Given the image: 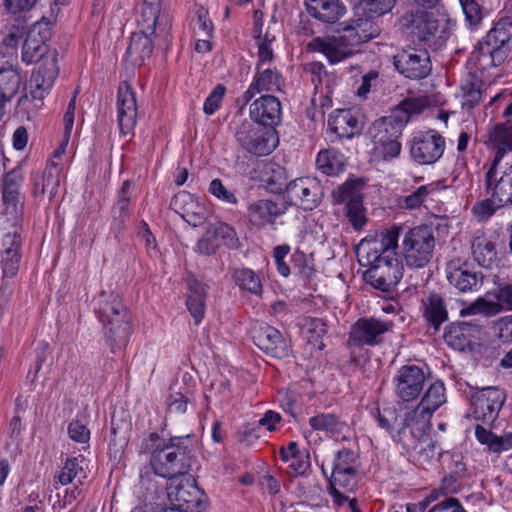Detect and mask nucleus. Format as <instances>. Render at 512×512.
Instances as JSON below:
<instances>
[{
  "label": "nucleus",
  "instance_id": "f257e3e1",
  "mask_svg": "<svg viewBox=\"0 0 512 512\" xmlns=\"http://www.w3.org/2000/svg\"><path fill=\"white\" fill-rule=\"evenodd\" d=\"M142 453L150 454L154 473L170 480L189 473L194 462V448L189 436L168 440L150 433L141 444Z\"/></svg>",
  "mask_w": 512,
  "mask_h": 512
},
{
  "label": "nucleus",
  "instance_id": "f03ea898",
  "mask_svg": "<svg viewBox=\"0 0 512 512\" xmlns=\"http://www.w3.org/2000/svg\"><path fill=\"white\" fill-rule=\"evenodd\" d=\"M162 0H143L137 24L139 32L133 33L126 56L134 65L142 64L153 52L151 36H167L171 29L169 14L162 10Z\"/></svg>",
  "mask_w": 512,
  "mask_h": 512
},
{
  "label": "nucleus",
  "instance_id": "7ed1b4c3",
  "mask_svg": "<svg viewBox=\"0 0 512 512\" xmlns=\"http://www.w3.org/2000/svg\"><path fill=\"white\" fill-rule=\"evenodd\" d=\"M96 311L112 351L126 347L132 331L131 317L120 296L113 291H102L97 298Z\"/></svg>",
  "mask_w": 512,
  "mask_h": 512
},
{
  "label": "nucleus",
  "instance_id": "20e7f679",
  "mask_svg": "<svg viewBox=\"0 0 512 512\" xmlns=\"http://www.w3.org/2000/svg\"><path fill=\"white\" fill-rule=\"evenodd\" d=\"M435 247L432 227L422 224L403 232L399 254L408 268L422 269L432 261Z\"/></svg>",
  "mask_w": 512,
  "mask_h": 512
},
{
  "label": "nucleus",
  "instance_id": "39448f33",
  "mask_svg": "<svg viewBox=\"0 0 512 512\" xmlns=\"http://www.w3.org/2000/svg\"><path fill=\"white\" fill-rule=\"evenodd\" d=\"M446 402L445 387L440 381L432 383L418 405L404 414L402 430L410 428L413 438H421L431 427L433 413Z\"/></svg>",
  "mask_w": 512,
  "mask_h": 512
},
{
  "label": "nucleus",
  "instance_id": "423d86ee",
  "mask_svg": "<svg viewBox=\"0 0 512 512\" xmlns=\"http://www.w3.org/2000/svg\"><path fill=\"white\" fill-rule=\"evenodd\" d=\"M404 19L410 24L413 39L433 50L440 49L450 36L449 20L445 17L417 11L406 14Z\"/></svg>",
  "mask_w": 512,
  "mask_h": 512
},
{
  "label": "nucleus",
  "instance_id": "0eeeda50",
  "mask_svg": "<svg viewBox=\"0 0 512 512\" xmlns=\"http://www.w3.org/2000/svg\"><path fill=\"white\" fill-rule=\"evenodd\" d=\"M392 321H384L375 317L360 318L350 328L346 346L351 355L357 348L376 346L383 342V336L392 330Z\"/></svg>",
  "mask_w": 512,
  "mask_h": 512
},
{
  "label": "nucleus",
  "instance_id": "6e6552de",
  "mask_svg": "<svg viewBox=\"0 0 512 512\" xmlns=\"http://www.w3.org/2000/svg\"><path fill=\"white\" fill-rule=\"evenodd\" d=\"M235 137L243 149L258 156L268 155L276 147L273 141L274 130L261 127L247 120L239 125Z\"/></svg>",
  "mask_w": 512,
  "mask_h": 512
},
{
  "label": "nucleus",
  "instance_id": "1a4fd4ad",
  "mask_svg": "<svg viewBox=\"0 0 512 512\" xmlns=\"http://www.w3.org/2000/svg\"><path fill=\"white\" fill-rule=\"evenodd\" d=\"M404 262L395 256L387 255L367 269L364 278L373 288L390 293L403 277Z\"/></svg>",
  "mask_w": 512,
  "mask_h": 512
},
{
  "label": "nucleus",
  "instance_id": "9d476101",
  "mask_svg": "<svg viewBox=\"0 0 512 512\" xmlns=\"http://www.w3.org/2000/svg\"><path fill=\"white\" fill-rule=\"evenodd\" d=\"M360 466L359 456L355 451L339 450L334 458L329 483L337 489L344 488L345 492L354 491L358 484Z\"/></svg>",
  "mask_w": 512,
  "mask_h": 512
},
{
  "label": "nucleus",
  "instance_id": "9b49d317",
  "mask_svg": "<svg viewBox=\"0 0 512 512\" xmlns=\"http://www.w3.org/2000/svg\"><path fill=\"white\" fill-rule=\"evenodd\" d=\"M59 74L57 52L43 58L42 64L32 73L30 80V96L35 101L34 107L41 109L43 99L50 92Z\"/></svg>",
  "mask_w": 512,
  "mask_h": 512
},
{
  "label": "nucleus",
  "instance_id": "f8f14e48",
  "mask_svg": "<svg viewBox=\"0 0 512 512\" xmlns=\"http://www.w3.org/2000/svg\"><path fill=\"white\" fill-rule=\"evenodd\" d=\"M307 49L322 53L331 64L341 62L356 52L353 39L345 31L341 35L315 37L308 43Z\"/></svg>",
  "mask_w": 512,
  "mask_h": 512
},
{
  "label": "nucleus",
  "instance_id": "ddd939ff",
  "mask_svg": "<svg viewBox=\"0 0 512 512\" xmlns=\"http://www.w3.org/2000/svg\"><path fill=\"white\" fill-rule=\"evenodd\" d=\"M393 383L396 396L404 402H411L423 392L426 374L417 365H404L397 371Z\"/></svg>",
  "mask_w": 512,
  "mask_h": 512
},
{
  "label": "nucleus",
  "instance_id": "4468645a",
  "mask_svg": "<svg viewBox=\"0 0 512 512\" xmlns=\"http://www.w3.org/2000/svg\"><path fill=\"white\" fill-rule=\"evenodd\" d=\"M445 139L435 130L415 136L411 142L410 155L421 165L437 162L444 153Z\"/></svg>",
  "mask_w": 512,
  "mask_h": 512
},
{
  "label": "nucleus",
  "instance_id": "2eb2a0df",
  "mask_svg": "<svg viewBox=\"0 0 512 512\" xmlns=\"http://www.w3.org/2000/svg\"><path fill=\"white\" fill-rule=\"evenodd\" d=\"M254 344L266 354L275 358H286L290 355V345L280 331L266 323H256L252 327Z\"/></svg>",
  "mask_w": 512,
  "mask_h": 512
},
{
  "label": "nucleus",
  "instance_id": "dca6fc26",
  "mask_svg": "<svg viewBox=\"0 0 512 512\" xmlns=\"http://www.w3.org/2000/svg\"><path fill=\"white\" fill-rule=\"evenodd\" d=\"M396 69L410 79H423L431 70V60L427 50L409 49L403 50L394 56Z\"/></svg>",
  "mask_w": 512,
  "mask_h": 512
},
{
  "label": "nucleus",
  "instance_id": "f3484780",
  "mask_svg": "<svg viewBox=\"0 0 512 512\" xmlns=\"http://www.w3.org/2000/svg\"><path fill=\"white\" fill-rule=\"evenodd\" d=\"M170 501L184 512H201L204 509L202 491L192 479H185L174 485L172 482L167 488Z\"/></svg>",
  "mask_w": 512,
  "mask_h": 512
},
{
  "label": "nucleus",
  "instance_id": "a211bd4d",
  "mask_svg": "<svg viewBox=\"0 0 512 512\" xmlns=\"http://www.w3.org/2000/svg\"><path fill=\"white\" fill-rule=\"evenodd\" d=\"M505 400L504 392L496 387H487L478 391L471 400L472 413L484 423L493 422Z\"/></svg>",
  "mask_w": 512,
  "mask_h": 512
},
{
  "label": "nucleus",
  "instance_id": "6ab92c4d",
  "mask_svg": "<svg viewBox=\"0 0 512 512\" xmlns=\"http://www.w3.org/2000/svg\"><path fill=\"white\" fill-rule=\"evenodd\" d=\"M286 196L291 204L300 206L304 210H312L320 201V183L311 177L297 178L287 185Z\"/></svg>",
  "mask_w": 512,
  "mask_h": 512
},
{
  "label": "nucleus",
  "instance_id": "aec40b11",
  "mask_svg": "<svg viewBox=\"0 0 512 512\" xmlns=\"http://www.w3.org/2000/svg\"><path fill=\"white\" fill-rule=\"evenodd\" d=\"M170 207L193 227L204 224L209 214L205 205L187 191L178 192L171 200Z\"/></svg>",
  "mask_w": 512,
  "mask_h": 512
},
{
  "label": "nucleus",
  "instance_id": "412c9836",
  "mask_svg": "<svg viewBox=\"0 0 512 512\" xmlns=\"http://www.w3.org/2000/svg\"><path fill=\"white\" fill-rule=\"evenodd\" d=\"M281 103L273 95H262L249 106L250 118L255 124L272 129L281 120Z\"/></svg>",
  "mask_w": 512,
  "mask_h": 512
},
{
  "label": "nucleus",
  "instance_id": "4be33fe9",
  "mask_svg": "<svg viewBox=\"0 0 512 512\" xmlns=\"http://www.w3.org/2000/svg\"><path fill=\"white\" fill-rule=\"evenodd\" d=\"M236 242L235 230L226 223L217 222L210 224L198 240L196 250L203 255H212L222 243L233 246Z\"/></svg>",
  "mask_w": 512,
  "mask_h": 512
},
{
  "label": "nucleus",
  "instance_id": "5701e85b",
  "mask_svg": "<svg viewBox=\"0 0 512 512\" xmlns=\"http://www.w3.org/2000/svg\"><path fill=\"white\" fill-rule=\"evenodd\" d=\"M499 158L495 157L485 175L487 194L493 196L499 205H512V165L497 179L496 167Z\"/></svg>",
  "mask_w": 512,
  "mask_h": 512
},
{
  "label": "nucleus",
  "instance_id": "b1692460",
  "mask_svg": "<svg viewBox=\"0 0 512 512\" xmlns=\"http://www.w3.org/2000/svg\"><path fill=\"white\" fill-rule=\"evenodd\" d=\"M283 85L284 78L278 70L257 64L256 73L247 91L243 94V99L247 103L256 94L281 91Z\"/></svg>",
  "mask_w": 512,
  "mask_h": 512
},
{
  "label": "nucleus",
  "instance_id": "393cba45",
  "mask_svg": "<svg viewBox=\"0 0 512 512\" xmlns=\"http://www.w3.org/2000/svg\"><path fill=\"white\" fill-rule=\"evenodd\" d=\"M117 117L121 133L129 134L136 124L137 104L134 92L127 83H122L118 89Z\"/></svg>",
  "mask_w": 512,
  "mask_h": 512
},
{
  "label": "nucleus",
  "instance_id": "a878e982",
  "mask_svg": "<svg viewBox=\"0 0 512 512\" xmlns=\"http://www.w3.org/2000/svg\"><path fill=\"white\" fill-rule=\"evenodd\" d=\"M481 326L470 322H457L450 324L444 332V341L451 348L464 351L478 339Z\"/></svg>",
  "mask_w": 512,
  "mask_h": 512
},
{
  "label": "nucleus",
  "instance_id": "bb28decb",
  "mask_svg": "<svg viewBox=\"0 0 512 512\" xmlns=\"http://www.w3.org/2000/svg\"><path fill=\"white\" fill-rule=\"evenodd\" d=\"M304 4L312 18L329 25L337 23L347 12L341 0H305Z\"/></svg>",
  "mask_w": 512,
  "mask_h": 512
},
{
  "label": "nucleus",
  "instance_id": "cd10ccee",
  "mask_svg": "<svg viewBox=\"0 0 512 512\" xmlns=\"http://www.w3.org/2000/svg\"><path fill=\"white\" fill-rule=\"evenodd\" d=\"M22 240L20 234L8 232L3 236L1 252V266L4 278L16 276L21 261Z\"/></svg>",
  "mask_w": 512,
  "mask_h": 512
},
{
  "label": "nucleus",
  "instance_id": "c85d7f7f",
  "mask_svg": "<svg viewBox=\"0 0 512 512\" xmlns=\"http://www.w3.org/2000/svg\"><path fill=\"white\" fill-rule=\"evenodd\" d=\"M421 314L427 325L434 331L448 320V309L445 298L437 292H430L421 300Z\"/></svg>",
  "mask_w": 512,
  "mask_h": 512
},
{
  "label": "nucleus",
  "instance_id": "c756f323",
  "mask_svg": "<svg viewBox=\"0 0 512 512\" xmlns=\"http://www.w3.org/2000/svg\"><path fill=\"white\" fill-rule=\"evenodd\" d=\"M407 120L400 115L392 114L374 121L369 128V135L373 144L387 142L400 138Z\"/></svg>",
  "mask_w": 512,
  "mask_h": 512
},
{
  "label": "nucleus",
  "instance_id": "7c9ffc66",
  "mask_svg": "<svg viewBox=\"0 0 512 512\" xmlns=\"http://www.w3.org/2000/svg\"><path fill=\"white\" fill-rule=\"evenodd\" d=\"M284 213L283 208L269 199H260L249 204L247 215L249 222L256 228L274 225L276 219Z\"/></svg>",
  "mask_w": 512,
  "mask_h": 512
},
{
  "label": "nucleus",
  "instance_id": "2f4dec72",
  "mask_svg": "<svg viewBox=\"0 0 512 512\" xmlns=\"http://www.w3.org/2000/svg\"><path fill=\"white\" fill-rule=\"evenodd\" d=\"M29 186L33 197L39 198L47 194L52 199L60 187V178L56 171L36 170L30 175Z\"/></svg>",
  "mask_w": 512,
  "mask_h": 512
},
{
  "label": "nucleus",
  "instance_id": "473e14b6",
  "mask_svg": "<svg viewBox=\"0 0 512 512\" xmlns=\"http://www.w3.org/2000/svg\"><path fill=\"white\" fill-rule=\"evenodd\" d=\"M475 437L479 443L487 447L490 453L499 455L512 450V432H503L498 435L477 424Z\"/></svg>",
  "mask_w": 512,
  "mask_h": 512
},
{
  "label": "nucleus",
  "instance_id": "72a5a7b5",
  "mask_svg": "<svg viewBox=\"0 0 512 512\" xmlns=\"http://www.w3.org/2000/svg\"><path fill=\"white\" fill-rule=\"evenodd\" d=\"M254 28L253 36L258 46V63L266 65L273 60V48L272 44L275 40V35L271 34L269 28L263 32L262 13L259 11L255 12L254 15Z\"/></svg>",
  "mask_w": 512,
  "mask_h": 512
},
{
  "label": "nucleus",
  "instance_id": "f704fd0d",
  "mask_svg": "<svg viewBox=\"0 0 512 512\" xmlns=\"http://www.w3.org/2000/svg\"><path fill=\"white\" fill-rule=\"evenodd\" d=\"M328 126L340 138H351L360 131L359 121L350 110H338L331 114Z\"/></svg>",
  "mask_w": 512,
  "mask_h": 512
},
{
  "label": "nucleus",
  "instance_id": "c9c22d12",
  "mask_svg": "<svg viewBox=\"0 0 512 512\" xmlns=\"http://www.w3.org/2000/svg\"><path fill=\"white\" fill-rule=\"evenodd\" d=\"M189 294L186 300L187 308L196 325L200 324L205 315L206 307V285L196 279L188 282Z\"/></svg>",
  "mask_w": 512,
  "mask_h": 512
},
{
  "label": "nucleus",
  "instance_id": "e433bc0d",
  "mask_svg": "<svg viewBox=\"0 0 512 512\" xmlns=\"http://www.w3.org/2000/svg\"><path fill=\"white\" fill-rule=\"evenodd\" d=\"M39 24H36L27 34L22 47V60L27 64L37 62L44 56L52 54L48 53L47 45L45 44V37L40 36V31H37Z\"/></svg>",
  "mask_w": 512,
  "mask_h": 512
},
{
  "label": "nucleus",
  "instance_id": "4c0bfd02",
  "mask_svg": "<svg viewBox=\"0 0 512 512\" xmlns=\"http://www.w3.org/2000/svg\"><path fill=\"white\" fill-rule=\"evenodd\" d=\"M309 425L314 431L324 432L327 435H339L348 425L341 417L333 413H319L309 418Z\"/></svg>",
  "mask_w": 512,
  "mask_h": 512
},
{
  "label": "nucleus",
  "instance_id": "58836bf2",
  "mask_svg": "<svg viewBox=\"0 0 512 512\" xmlns=\"http://www.w3.org/2000/svg\"><path fill=\"white\" fill-rule=\"evenodd\" d=\"M471 248L475 261L484 268H490L496 260L495 245L483 233L473 238Z\"/></svg>",
  "mask_w": 512,
  "mask_h": 512
},
{
  "label": "nucleus",
  "instance_id": "ea45409f",
  "mask_svg": "<svg viewBox=\"0 0 512 512\" xmlns=\"http://www.w3.org/2000/svg\"><path fill=\"white\" fill-rule=\"evenodd\" d=\"M356 256L361 266L371 269L372 266L378 264V260H383L387 255L382 253L378 246V239L364 238L356 247Z\"/></svg>",
  "mask_w": 512,
  "mask_h": 512
},
{
  "label": "nucleus",
  "instance_id": "a19ab883",
  "mask_svg": "<svg viewBox=\"0 0 512 512\" xmlns=\"http://www.w3.org/2000/svg\"><path fill=\"white\" fill-rule=\"evenodd\" d=\"M482 81L473 74L468 75L461 83L460 91L462 106L466 109H473L482 100Z\"/></svg>",
  "mask_w": 512,
  "mask_h": 512
},
{
  "label": "nucleus",
  "instance_id": "79ce46f5",
  "mask_svg": "<svg viewBox=\"0 0 512 512\" xmlns=\"http://www.w3.org/2000/svg\"><path fill=\"white\" fill-rule=\"evenodd\" d=\"M512 27V14H507L498 19L495 26L484 38L486 46H504L511 38L509 28Z\"/></svg>",
  "mask_w": 512,
  "mask_h": 512
},
{
  "label": "nucleus",
  "instance_id": "37998d69",
  "mask_svg": "<svg viewBox=\"0 0 512 512\" xmlns=\"http://www.w3.org/2000/svg\"><path fill=\"white\" fill-rule=\"evenodd\" d=\"M232 279L241 290L257 296H260L263 292L260 277L249 268L235 269L232 274Z\"/></svg>",
  "mask_w": 512,
  "mask_h": 512
},
{
  "label": "nucleus",
  "instance_id": "c03bdc74",
  "mask_svg": "<svg viewBox=\"0 0 512 512\" xmlns=\"http://www.w3.org/2000/svg\"><path fill=\"white\" fill-rule=\"evenodd\" d=\"M347 35L353 39V45L367 42L379 35V28L369 19H359L354 26L345 29Z\"/></svg>",
  "mask_w": 512,
  "mask_h": 512
},
{
  "label": "nucleus",
  "instance_id": "a18cd8bd",
  "mask_svg": "<svg viewBox=\"0 0 512 512\" xmlns=\"http://www.w3.org/2000/svg\"><path fill=\"white\" fill-rule=\"evenodd\" d=\"M22 83L21 76L13 66L0 69V95L12 100L18 93Z\"/></svg>",
  "mask_w": 512,
  "mask_h": 512
},
{
  "label": "nucleus",
  "instance_id": "49530a36",
  "mask_svg": "<svg viewBox=\"0 0 512 512\" xmlns=\"http://www.w3.org/2000/svg\"><path fill=\"white\" fill-rule=\"evenodd\" d=\"M23 179V173L20 169H13L6 174L2 196L5 204L16 206Z\"/></svg>",
  "mask_w": 512,
  "mask_h": 512
},
{
  "label": "nucleus",
  "instance_id": "de8ad7c7",
  "mask_svg": "<svg viewBox=\"0 0 512 512\" xmlns=\"http://www.w3.org/2000/svg\"><path fill=\"white\" fill-rule=\"evenodd\" d=\"M363 183L360 180L346 181L338 186L332 193L335 203L349 204L353 201L363 199L362 196Z\"/></svg>",
  "mask_w": 512,
  "mask_h": 512
},
{
  "label": "nucleus",
  "instance_id": "09e8293b",
  "mask_svg": "<svg viewBox=\"0 0 512 512\" xmlns=\"http://www.w3.org/2000/svg\"><path fill=\"white\" fill-rule=\"evenodd\" d=\"M447 279L461 292L471 291L478 284L477 273L463 268H451L447 273Z\"/></svg>",
  "mask_w": 512,
  "mask_h": 512
},
{
  "label": "nucleus",
  "instance_id": "8fccbe9b",
  "mask_svg": "<svg viewBox=\"0 0 512 512\" xmlns=\"http://www.w3.org/2000/svg\"><path fill=\"white\" fill-rule=\"evenodd\" d=\"M402 232L400 225H392L385 228L379 234L378 246L385 255L395 256L396 250H400L399 237Z\"/></svg>",
  "mask_w": 512,
  "mask_h": 512
},
{
  "label": "nucleus",
  "instance_id": "3c124183",
  "mask_svg": "<svg viewBox=\"0 0 512 512\" xmlns=\"http://www.w3.org/2000/svg\"><path fill=\"white\" fill-rule=\"evenodd\" d=\"M316 165L322 173L329 176L339 174L344 168L342 160L334 150L320 151L316 158Z\"/></svg>",
  "mask_w": 512,
  "mask_h": 512
},
{
  "label": "nucleus",
  "instance_id": "603ef678",
  "mask_svg": "<svg viewBox=\"0 0 512 512\" xmlns=\"http://www.w3.org/2000/svg\"><path fill=\"white\" fill-rule=\"evenodd\" d=\"M504 311L502 304L496 301L486 300L484 298H479L473 303H471L467 308L461 310V315H476L482 314L486 317L496 316Z\"/></svg>",
  "mask_w": 512,
  "mask_h": 512
},
{
  "label": "nucleus",
  "instance_id": "864d4df0",
  "mask_svg": "<svg viewBox=\"0 0 512 512\" xmlns=\"http://www.w3.org/2000/svg\"><path fill=\"white\" fill-rule=\"evenodd\" d=\"M489 139L498 146L499 151L497 156L501 157L500 152L506 149L512 150V122L508 121L505 124L496 125L489 133Z\"/></svg>",
  "mask_w": 512,
  "mask_h": 512
},
{
  "label": "nucleus",
  "instance_id": "5fc2aeb1",
  "mask_svg": "<svg viewBox=\"0 0 512 512\" xmlns=\"http://www.w3.org/2000/svg\"><path fill=\"white\" fill-rule=\"evenodd\" d=\"M429 106V101L426 97H410L405 99L394 114L400 115L403 120L409 121L412 115L421 113Z\"/></svg>",
  "mask_w": 512,
  "mask_h": 512
},
{
  "label": "nucleus",
  "instance_id": "6e6d98bb",
  "mask_svg": "<svg viewBox=\"0 0 512 512\" xmlns=\"http://www.w3.org/2000/svg\"><path fill=\"white\" fill-rule=\"evenodd\" d=\"M429 194L430 187L422 185L410 194L399 197L397 204L402 209L414 210L419 208L426 201Z\"/></svg>",
  "mask_w": 512,
  "mask_h": 512
},
{
  "label": "nucleus",
  "instance_id": "4d7b16f0",
  "mask_svg": "<svg viewBox=\"0 0 512 512\" xmlns=\"http://www.w3.org/2000/svg\"><path fill=\"white\" fill-rule=\"evenodd\" d=\"M291 263L303 279H310L315 273L313 260L299 249L292 254Z\"/></svg>",
  "mask_w": 512,
  "mask_h": 512
},
{
  "label": "nucleus",
  "instance_id": "13d9d810",
  "mask_svg": "<svg viewBox=\"0 0 512 512\" xmlns=\"http://www.w3.org/2000/svg\"><path fill=\"white\" fill-rule=\"evenodd\" d=\"M377 421L382 428L386 429L390 433L394 430V428L398 429L399 434H406V432L410 433V428H405V430H402L403 418H401L398 422L397 416L395 415V411L393 409H383L382 412L378 409Z\"/></svg>",
  "mask_w": 512,
  "mask_h": 512
},
{
  "label": "nucleus",
  "instance_id": "bf43d9fd",
  "mask_svg": "<svg viewBox=\"0 0 512 512\" xmlns=\"http://www.w3.org/2000/svg\"><path fill=\"white\" fill-rule=\"evenodd\" d=\"M395 0H361L362 9L369 17H379L392 10Z\"/></svg>",
  "mask_w": 512,
  "mask_h": 512
},
{
  "label": "nucleus",
  "instance_id": "052dcab7",
  "mask_svg": "<svg viewBox=\"0 0 512 512\" xmlns=\"http://www.w3.org/2000/svg\"><path fill=\"white\" fill-rule=\"evenodd\" d=\"M374 155L382 160L388 161L399 156L401 152V143L399 138L374 144Z\"/></svg>",
  "mask_w": 512,
  "mask_h": 512
},
{
  "label": "nucleus",
  "instance_id": "680f3d73",
  "mask_svg": "<svg viewBox=\"0 0 512 512\" xmlns=\"http://www.w3.org/2000/svg\"><path fill=\"white\" fill-rule=\"evenodd\" d=\"M492 328L501 343L512 344V314L497 319Z\"/></svg>",
  "mask_w": 512,
  "mask_h": 512
},
{
  "label": "nucleus",
  "instance_id": "e2e57ef3",
  "mask_svg": "<svg viewBox=\"0 0 512 512\" xmlns=\"http://www.w3.org/2000/svg\"><path fill=\"white\" fill-rule=\"evenodd\" d=\"M81 462L82 460L76 457L67 458L58 474V481L62 485L70 484L78 473L82 471Z\"/></svg>",
  "mask_w": 512,
  "mask_h": 512
},
{
  "label": "nucleus",
  "instance_id": "0e129e2a",
  "mask_svg": "<svg viewBox=\"0 0 512 512\" xmlns=\"http://www.w3.org/2000/svg\"><path fill=\"white\" fill-rule=\"evenodd\" d=\"M225 93L226 87L224 85L218 84L214 87L203 105V111L206 115L214 114L221 107Z\"/></svg>",
  "mask_w": 512,
  "mask_h": 512
},
{
  "label": "nucleus",
  "instance_id": "69168bd1",
  "mask_svg": "<svg viewBox=\"0 0 512 512\" xmlns=\"http://www.w3.org/2000/svg\"><path fill=\"white\" fill-rule=\"evenodd\" d=\"M291 248L288 244L278 245L273 248V259L276 264L277 271L283 277H288L290 275V267L285 262L286 256L290 253Z\"/></svg>",
  "mask_w": 512,
  "mask_h": 512
},
{
  "label": "nucleus",
  "instance_id": "338daca9",
  "mask_svg": "<svg viewBox=\"0 0 512 512\" xmlns=\"http://www.w3.org/2000/svg\"><path fill=\"white\" fill-rule=\"evenodd\" d=\"M362 200H356L346 205L347 216L353 227L357 230H360L366 223Z\"/></svg>",
  "mask_w": 512,
  "mask_h": 512
},
{
  "label": "nucleus",
  "instance_id": "774afa93",
  "mask_svg": "<svg viewBox=\"0 0 512 512\" xmlns=\"http://www.w3.org/2000/svg\"><path fill=\"white\" fill-rule=\"evenodd\" d=\"M209 192L225 203L233 205L238 203L236 195L232 191L228 190L220 179H214L211 181Z\"/></svg>",
  "mask_w": 512,
  "mask_h": 512
}]
</instances>
